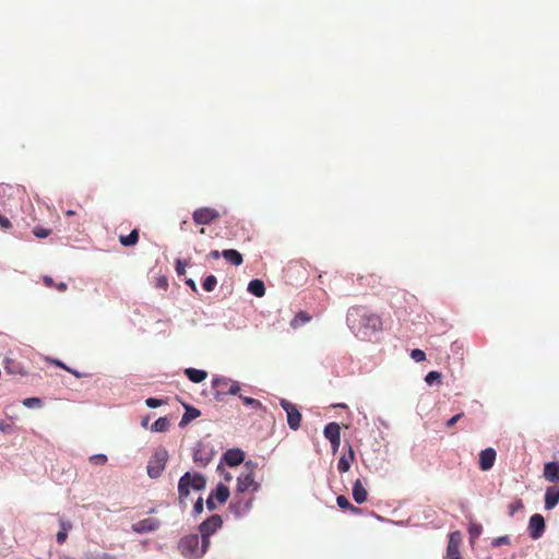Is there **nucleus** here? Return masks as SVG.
Listing matches in <instances>:
<instances>
[{
    "label": "nucleus",
    "mask_w": 559,
    "mask_h": 559,
    "mask_svg": "<svg viewBox=\"0 0 559 559\" xmlns=\"http://www.w3.org/2000/svg\"><path fill=\"white\" fill-rule=\"evenodd\" d=\"M346 321L356 334L369 335L382 330V319L365 306H353L347 310Z\"/></svg>",
    "instance_id": "1"
},
{
    "label": "nucleus",
    "mask_w": 559,
    "mask_h": 559,
    "mask_svg": "<svg viewBox=\"0 0 559 559\" xmlns=\"http://www.w3.org/2000/svg\"><path fill=\"white\" fill-rule=\"evenodd\" d=\"M206 479L199 473H185L178 481V500L180 504H186L190 495V489L202 490L205 488Z\"/></svg>",
    "instance_id": "2"
},
{
    "label": "nucleus",
    "mask_w": 559,
    "mask_h": 559,
    "mask_svg": "<svg viewBox=\"0 0 559 559\" xmlns=\"http://www.w3.org/2000/svg\"><path fill=\"white\" fill-rule=\"evenodd\" d=\"M178 549L187 559L202 558L209 548H204V542L200 546V537L198 534H190L183 536L178 543Z\"/></svg>",
    "instance_id": "3"
},
{
    "label": "nucleus",
    "mask_w": 559,
    "mask_h": 559,
    "mask_svg": "<svg viewBox=\"0 0 559 559\" xmlns=\"http://www.w3.org/2000/svg\"><path fill=\"white\" fill-rule=\"evenodd\" d=\"M212 389L214 399L217 402H223L225 396L239 394L241 388L239 382L226 377H216L212 380Z\"/></svg>",
    "instance_id": "4"
},
{
    "label": "nucleus",
    "mask_w": 559,
    "mask_h": 559,
    "mask_svg": "<svg viewBox=\"0 0 559 559\" xmlns=\"http://www.w3.org/2000/svg\"><path fill=\"white\" fill-rule=\"evenodd\" d=\"M257 464L248 461L243 465L242 473L237 478V491L240 493L251 491L257 492L260 489V484L254 480V471Z\"/></svg>",
    "instance_id": "5"
},
{
    "label": "nucleus",
    "mask_w": 559,
    "mask_h": 559,
    "mask_svg": "<svg viewBox=\"0 0 559 559\" xmlns=\"http://www.w3.org/2000/svg\"><path fill=\"white\" fill-rule=\"evenodd\" d=\"M223 526V519L218 514H213L199 525L201 542H204V548L211 545V536Z\"/></svg>",
    "instance_id": "6"
},
{
    "label": "nucleus",
    "mask_w": 559,
    "mask_h": 559,
    "mask_svg": "<svg viewBox=\"0 0 559 559\" xmlns=\"http://www.w3.org/2000/svg\"><path fill=\"white\" fill-rule=\"evenodd\" d=\"M168 461L166 449H157L147 463V474L151 478H157L162 475Z\"/></svg>",
    "instance_id": "7"
},
{
    "label": "nucleus",
    "mask_w": 559,
    "mask_h": 559,
    "mask_svg": "<svg viewBox=\"0 0 559 559\" xmlns=\"http://www.w3.org/2000/svg\"><path fill=\"white\" fill-rule=\"evenodd\" d=\"M221 217V213L210 206H202L192 213V219L197 225H210Z\"/></svg>",
    "instance_id": "8"
},
{
    "label": "nucleus",
    "mask_w": 559,
    "mask_h": 559,
    "mask_svg": "<svg viewBox=\"0 0 559 559\" xmlns=\"http://www.w3.org/2000/svg\"><path fill=\"white\" fill-rule=\"evenodd\" d=\"M281 406L287 414V424L290 429L297 430L300 427L301 414L293 403L287 400H281Z\"/></svg>",
    "instance_id": "9"
},
{
    "label": "nucleus",
    "mask_w": 559,
    "mask_h": 559,
    "mask_svg": "<svg viewBox=\"0 0 559 559\" xmlns=\"http://www.w3.org/2000/svg\"><path fill=\"white\" fill-rule=\"evenodd\" d=\"M546 528L545 520L543 515L536 513L533 514L528 522V534L533 539H538L543 536Z\"/></svg>",
    "instance_id": "10"
},
{
    "label": "nucleus",
    "mask_w": 559,
    "mask_h": 559,
    "mask_svg": "<svg viewBox=\"0 0 559 559\" xmlns=\"http://www.w3.org/2000/svg\"><path fill=\"white\" fill-rule=\"evenodd\" d=\"M462 542L460 532H452L449 536L447 547V559H463L460 554V545Z\"/></svg>",
    "instance_id": "11"
},
{
    "label": "nucleus",
    "mask_w": 559,
    "mask_h": 559,
    "mask_svg": "<svg viewBox=\"0 0 559 559\" xmlns=\"http://www.w3.org/2000/svg\"><path fill=\"white\" fill-rule=\"evenodd\" d=\"M160 522L157 519L154 518H147L143 519L141 521H138L136 523H133L131 528L133 532L138 534H144L148 532H155L159 528Z\"/></svg>",
    "instance_id": "12"
},
{
    "label": "nucleus",
    "mask_w": 559,
    "mask_h": 559,
    "mask_svg": "<svg viewBox=\"0 0 559 559\" xmlns=\"http://www.w3.org/2000/svg\"><path fill=\"white\" fill-rule=\"evenodd\" d=\"M212 459L213 452L206 449L203 443H198L193 452V462L200 467H205Z\"/></svg>",
    "instance_id": "13"
},
{
    "label": "nucleus",
    "mask_w": 559,
    "mask_h": 559,
    "mask_svg": "<svg viewBox=\"0 0 559 559\" xmlns=\"http://www.w3.org/2000/svg\"><path fill=\"white\" fill-rule=\"evenodd\" d=\"M496 451L492 448H487L479 453V468L481 471H489L496 461Z\"/></svg>",
    "instance_id": "14"
},
{
    "label": "nucleus",
    "mask_w": 559,
    "mask_h": 559,
    "mask_svg": "<svg viewBox=\"0 0 559 559\" xmlns=\"http://www.w3.org/2000/svg\"><path fill=\"white\" fill-rule=\"evenodd\" d=\"M3 368L10 374H25L24 366L12 357H5L3 360Z\"/></svg>",
    "instance_id": "15"
},
{
    "label": "nucleus",
    "mask_w": 559,
    "mask_h": 559,
    "mask_svg": "<svg viewBox=\"0 0 559 559\" xmlns=\"http://www.w3.org/2000/svg\"><path fill=\"white\" fill-rule=\"evenodd\" d=\"M559 502V487L550 486L545 492V509L552 510Z\"/></svg>",
    "instance_id": "16"
},
{
    "label": "nucleus",
    "mask_w": 559,
    "mask_h": 559,
    "mask_svg": "<svg viewBox=\"0 0 559 559\" xmlns=\"http://www.w3.org/2000/svg\"><path fill=\"white\" fill-rule=\"evenodd\" d=\"M224 460L227 465L237 466L243 462L245 453L240 449H231L224 454Z\"/></svg>",
    "instance_id": "17"
},
{
    "label": "nucleus",
    "mask_w": 559,
    "mask_h": 559,
    "mask_svg": "<svg viewBox=\"0 0 559 559\" xmlns=\"http://www.w3.org/2000/svg\"><path fill=\"white\" fill-rule=\"evenodd\" d=\"M544 477L550 483H559V463H546L544 465Z\"/></svg>",
    "instance_id": "18"
},
{
    "label": "nucleus",
    "mask_w": 559,
    "mask_h": 559,
    "mask_svg": "<svg viewBox=\"0 0 559 559\" xmlns=\"http://www.w3.org/2000/svg\"><path fill=\"white\" fill-rule=\"evenodd\" d=\"M368 492L360 479H356L353 485V498L356 503L361 504L367 500Z\"/></svg>",
    "instance_id": "19"
},
{
    "label": "nucleus",
    "mask_w": 559,
    "mask_h": 559,
    "mask_svg": "<svg viewBox=\"0 0 559 559\" xmlns=\"http://www.w3.org/2000/svg\"><path fill=\"white\" fill-rule=\"evenodd\" d=\"M354 460H355V452H354L352 445H348V456L343 455L338 460V463H337L338 472L345 473V472L349 471L350 464H352V462H354Z\"/></svg>",
    "instance_id": "20"
},
{
    "label": "nucleus",
    "mask_w": 559,
    "mask_h": 559,
    "mask_svg": "<svg viewBox=\"0 0 559 559\" xmlns=\"http://www.w3.org/2000/svg\"><path fill=\"white\" fill-rule=\"evenodd\" d=\"M222 257L233 265H240L243 262L242 255L235 249H226L222 251Z\"/></svg>",
    "instance_id": "21"
},
{
    "label": "nucleus",
    "mask_w": 559,
    "mask_h": 559,
    "mask_svg": "<svg viewBox=\"0 0 559 559\" xmlns=\"http://www.w3.org/2000/svg\"><path fill=\"white\" fill-rule=\"evenodd\" d=\"M251 504H252V499H248L245 502H242V501L233 502L229 506V508L236 516H241L250 510Z\"/></svg>",
    "instance_id": "22"
},
{
    "label": "nucleus",
    "mask_w": 559,
    "mask_h": 559,
    "mask_svg": "<svg viewBox=\"0 0 559 559\" xmlns=\"http://www.w3.org/2000/svg\"><path fill=\"white\" fill-rule=\"evenodd\" d=\"M185 373L188 377V379L194 383H200L207 377V372L205 370L194 368H187L185 370Z\"/></svg>",
    "instance_id": "23"
},
{
    "label": "nucleus",
    "mask_w": 559,
    "mask_h": 559,
    "mask_svg": "<svg viewBox=\"0 0 559 559\" xmlns=\"http://www.w3.org/2000/svg\"><path fill=\"white\" fill-rule=\"evenodd\" d=\"M324 437L330 441L341 438V427L337 423H330L324 427Z\"/></svg>",
    "instance_id": "24"
},
{
    "label": "nucleus",
    "mask_w": 559,
    "mask_h": 559,
    "mask_svg": "<svg viewBox=\"0 0 559 559\" xmlns=\"http://www.w3.org/2000/svg\"><path fill=\"white\" fill-rule=\"evenodd\" d=\"M248 292L255 297H263L265 295V286L261 280H252L248 285Z\"/></svg>",
    "instance_id": "25"
},
{
    "label": "nucleus",
    "mask_w": 559,
    "mask_h": 559,
    "mask_svg": "<svg viewBox=\"0 0 559 559\" xmlns=\"http://www.w3.org/2000/svg\"><path fill=\"white\" fill-rule=\"evenodd\" d=\"M213 496H214V499L218 502V503H225L229 497V489L227 486L223 485V484H218L215 491L212 492Z\"/></svg>",
    "instance_id": "26"
},
{
    "label": "nucleus",
    "mask_w": 559,
    "mask_h": 559,
    "mask_svg": "<svg viewBox=\"0 0 559 559\" xmlns=\"http://www.w3.org/2000/svg\"><path fill=\"white\" fill-rule=\"evenodd\" d=\"M311 316L306 311H299L295 318L290 321V325L293 329H298L299 326L310 322Z\"/></svg>",
    "instance_id": "27"
},
{
    "label": "nucleus",
    "mask_w": 559,
    "mask_h": 559,
    "mask_svg": "<svg viewBox=\"0 0 559 559\" xmlns=\"http://www.w3.org/2000/svg\"><path fill=\"white\" fill-rule=\"evenodd\" d=\"M119 241L124 247H131L138 243L139 241V231L138 229H133L129 235L127 236H120Z\"/></svg>",
    "instance_id": "28"
},
{
    "label": "nucleus",
    "mask_w": 559,
    "mask_h": 559,
    "mask_svg": "<svg viewBox=\"0 0 559 559\" xmlns=\"http://www.w3.org/2000/svg\"><path fill=\"white\" fill-rule=\"evenodd\" d=\"M336 502L341 509H347V510L352 511L353 513H358L360 511V509L353 506L345 496H342V495L338 496L336 498Z\"/></svg>",
    "instance_id": "29"
},
{
    "label": "nucleus",
    "mask_w": 559,
    "mask_h": 559,
    "mask_svg": "<svg viewBox=\"0 0 559 559\" xmlns=\"http://www.w3.org/2000/svg\"><path fill=\"white\" fill-rule=\"evenodd\" d=\"M239 399L242 401V403L249 407H251L254 411H260L263 408L262 403L259 400H255L253 397L243 396L241 394H237Z\"/></svg>",
    "instance_id": "30"
},
{
    "label": "nucleus",
    "mask_w": 559,
    "mask_h": 559,
    "mask_svg": "<svg viewBox=\"0 0 559 559\" xmlns=\"http://www.w3.org/2000/svg\"><path fill=\"white\" fill-rule=\"evenodd\" d=\"M201 412L194 407H186V413L183 414L180 425L189 423L190 420L199 417Z\"/></svg>",
    "instance_id": "31"
},
{
    "label": "nucleus",
    "mask_w": 559,
    "mask_h": 559,
    "mask_svg": "<svg viewBox=\"0 0 559 559\" xmlns=\"http://www.w3.org/2000/svg\"><path fill=\"white\" fill-rule=\"evenodd\" d=\"M168 428H169V420L166 417H159L152 425V430L157 431V432L166 431Z\"/></svg>",
    "instance_id": "32"
},
{
    "label": "nucleus",
    "mask_w": 559,
    "mask_h": 559,
    "mask_svg": "<svg viewBox=\"0 0 559 559\" xmlns=\"http://www.w3.org/2000/svg\"><path fill=\"white\" fill-rule=\"evenodd\" d=\"M216 285H217V278L214 275H207L202 283V286H203L204 290H206V292L214 290Z\"/></svg>",
    "instance_id": "33"
},
{
    "label": "nucleus",
    "mask_w": 559,
    "mask_h": 559,
    "mask_svg": "<svg viewBox=\"0 0 559 559\" xmlns=\"http://www.w3.org/2000/svg\"><path fill=\"white\" fill-rule=\"evenodd\" d=\"M33 234L37 238H47L51 234V229L36 226L33 229Z\"/></svg>",
    "instance_id": "34"
},
{
    "label": "nucleus",
    "mask_w": 559,
    "mask_h": 559,
    "mask_svg": "<svg viewBox=\"0 0 559 559\" xmlns=\"http://www.w3.org/2000/svg\"><path fill=\"white\" fill-rule=\"evenodd\" d=\"M88 460L94 465H105L108 459L105 454H94Z\"/></svg>",
    "instance_id": "35"
},
{
    "label": "nucleus",
    "mask_w": 559,
    "mask_h": 559,
    "mask_svg": "<svg viewBox=\"0 0 559 559\" xmlns=\"http://www.w3.org/2000/svg\"><path fill=\"white\" fill-rule=\"evenodd\" d=\"M441 380V373L438 371H430L427 373L425 381L427 384L432 385L436 381Z\"/></svg>",
    "instance_id": "36"
},
{
    "label": "nucleus",
    "mask_w": 559,
    "mask_h": 559,
    "mask_svg": "<svg viewBox=\"0 0 559 559\" xmlns=\"http://www.w3.org/2000/svg\"><path fill=\"white\" fill-rule=\"evenodd\" d=\"M411 357L416 362L424 361L426 359V354L421 349L415 348L411 352Z\"/></svg>",
    "instance_id": "37"
},
{
    "label": "nucleus",
    "mask_w": 559,
    "mask_h": 559,
    "mask_svg": "<svg viewBox=\"0 0 559 559\" xmlns=\"http://www.w3.org/2000/svg\"><path fill=\"white\" fill-rule=\"evenodd\" d=\"M23 405L26 407H39L41 405V400L38 397H27L23 401Z\"/></svg>",
    "instance_id": "38"
},
{
    "label": "nucleus",
    "mask_w": 559,
    "mask_h": 559,
    "mask_svg": "<svg viewBox=\"0 0 559 559\" xmlns=\"http://www.w3.org/2000/svg\"><path fill=\"white\" fill-rule=\"evenodd\" d=\"M11 227H12L11 221L7 216L0 214V228L2 230L7 231V230L11 229Z\"/></svg>",
    "instance_id": "39"
},
{
    "label": "nucleus",
    "mask_w": 559,
    "mask_h": 559,
    "mask_svg": "<svg viewBox=\"0 0 559 559\" xmlns=\"http://www.w3.org/2000/svg\"><path fill=\"white\" fill-rule=\"evenodd\" d=\"M203 512V498L199 497L193 506V514L200 515Z\"/></svg>",
    "instance_id": "40"
},
{
    "label": "nucleus",
    "mask_w": 559,
    "mask_h": 559,
    "mask_svg": "<svg viewBox=\"0 0 559 559\" xmlns=\"http://www.w3.org/2000/svg\"><path fill=\"white\" fill-rule=\"evenodd\" d=\"M145 404L150 408H155L160 406L163 404V401L155 397H148L146 399Z\"/></svg>",
    "instance_id": "41"
},
{
    "label": "nucleus",
    "mask_w": 559,
    "mask_h": 559,
    "mask_svg": "<svg viewBox=\"0 0 559 559\" xmlns=\"http://www.w3.org/2000/svg\"><path fill=\"white\" fill-rule=\"evenodd\" d=\"M523 508V503L521 500L509 504V514L512 516L519 509Z\"/></svg>",
    "instance_id": "42"
},
{
    "label": "nucleus",
    "mask_w": 559,
    "mask_h": 559,
    "mask_svg": "<svg viewBox=\"0 0 559 559\" xmlns=\"http://www.w3.org/2000/svg\"><path fill=\"white\" fill-rule=\"evenodd\" d=\"M186 263L181 260L176 261V272L178 275H183L186 273Z\"/></svg>",
    "instance_id": "43"
},
{
    "label": "nucleus",
    "mask_w": 559,
    "mask_h": 559,
    "mask_svg": "<svg viewBox=\"0 0 559 559\" xmlns=\"http://www.w3.org/2000/svg\"><path fill=\"white\" fill-rule=\"evenodd\" d=\"M206 507L210 511H213L216 509V500L214 499L213 493H210L209 498L206 499Z\"/></svg>",
    "instance_id": "44"
},
{
    "label": "nucleus",
    "mask_w": 559,
    "mask_h": 559,
    "mask_svg": "<svg viewBox=\"0 0 559 559\" xmlns=\"http://www.w3.org/2000/svg\"><path fill=\"white\" fill-rule=\"evenodd\" d=\"M462 417H463V413H459V414L454 415L447 421V427H449V428L453 427Z\"/></svg>",
    "instance_id": "45"
},
{
    "label": "nucleus",
    "mask_w": 559,
    "mask_h": 559,
    "mask_svg": "<svg viewBox=\"0 0 559 559\" xmlns=\"http://www.w3.org/2000/svg\"><path fill=\"white\" fill-rule=\"evenodd\" d=\"M480 532H481V526L480 525H472L471 528H469V534H471L472 538L478 537Z\"/></svg>",
    "instance_id": "46"
},
{
    "label": "nucleus",
    "mask_w": 559,
    "mask_h": 559,
    "mask_svg": "<svg viewBox=\"0 0 559 559\" xmlns=\"http://www.w3.org/2000/svg\"><path fill=\"white\" fill-rule=\"evenodd\" d=\"M59 524H60V528H61L60 531L68 533L72 528L71 522L64 521L63 519L59 520Z\"/></svg>",
    "instance_id": "47"
},
{
    "label": "nucleus",
    "mask_w": 559,
    "mask_h": 559,
    "mask_svg": "<svg viewBox=\"0 0 559 559\" xmlns=\"http://www.w3.org/2000/svg\"><path fill=\"white\" fill-rule=\"evenodd\" d=\"M68 538V533L63 531H59L56 535L57 543L59 545L63 544Z\"/></svg>",
    "instance_id": "48"
},
{
    "label": "nucleus",
    "mask_w": 559,
    "mask_h": 559,
    "mask_svg": "<svg viewBox=\"0 0 559 559\" xmlns=\"http://www.w3.org/2000/svg\"><path fill=\"white\" fill-rule=\"evenodd\" d=\"M0 430L3 433H10L12 431V425L3 420H0Z\"/></svg>",
    "instance_id": "49"
},
{
    "label": "nucleus",
    "mask_w": 559,
    "mask_h": 559,
    "mask_svg": "<svg viewBox=\"0 0 559 559\" xmlns=\"http://www.w3.org/2000/svg\"><path fill=\"white\" fill-rule=\"evenodd\" d=\"M68 372H70L71 374H73L75 378H85V377H90L91 374L90 373H86V372H80L75 369H72L69 367L68 369Z\"/></svg>",
    "instance_id": "50"
},
{
    "label": "nucleus",
    "mask_w": 559,
    "mask_h": 559,
    "mask_svg": "<svg viewBox=\"0 0 559 559\" xmlns=\"http://www.w3.org/2000/svg\"><path fill=\"white\" fill-rule=\"evenodd\" d=\"M492 544H493V546H500V545H503V544H509V537L508 536L498 537V538H496L492 542Z\"/></svg>",
    "instance_id": "51"
},
{
    "label": "nucleus",
    "mask_w": 559,
    "mask_h": 559,
    "mask_svg": "<svg viewBox=\"0 0 559 559\" xmlns=\"http://www.w3.org/2000/svg\"><path fill=\"white\" fill-rule=\"evenodd\" d=\"M330 443H331L333 453H335L338 450L340 445H341V438L334 439V440H330Z\"/></svg>",
    "instance_id": "52"
},
{
    "label": "nucleus",
    "mask_w": 559,
    "mask_h": 559,
    "mask_svg": "<svg viewBox=\"0 0 559 559\" xmlns=\"http://www.w3.org/2000/svg\"><path fill=\"white\" fill-rule=\"evenodd\" d=\"M50 362L68 371L69 367L59 359H50Z\"/></svg>",
    "instance_id": "53"
},
{
    "label": "nucleus",
    "mask_w": 559,
    "mask_h": 559,
    "mask_svg": "<svg viewBox=\"0 0 559 559\" xmlns=\"http://www.w3.org/2000/svg\"><path fill=\"white\" fill-rule=\"evenodd\" d=\"M186 284L193 290L198 292L197 284L193 280L189 278L186 281Z\"/></svg>",
    "instance_id": "54"
},
{
    "label": "nucleus",
    "mask_w": 559,
    "mask_h": 559,
    "mask_svg": "<svg viewBox=\"0 0 559 559\" xmlns=\"http://www.w3.org/2000/svg\"><path fill=\"white\" fill-rule=\"evenodd\" d=\"M209 257L213 258V259H218L219 257H222V252H219L218 250H212L210 253H209Z\"/></svg>",
    "instance_id": "55"
},
{
    "label": "nucleus",
    "mask_w": 559,
    "mask_h": 559,
    "mask_svg": "<svg viewBox=\"0 0 559 559\" xmlns=\"http://www.w3.org/2000/svg\"><path fill=\"white\" fill-rule=\"evenodd\" d=\"M44 283L48 287H52L53 286V280L50 276H44Z\"/></svg>",
    "instance_id": "56"
},
{
    "label": "nucleus",
    "mask_w": 559,
    "mask_h": 559,
    "mask_svg": "<svg viewBox=\"0 0 559 559\" xmlns=\"http://www.w3.org/2000/svg\"><path fill=\"white\" fill-rule=\"evenodd\" d=\"M56 288L59 290V292H64L67 290L68 286L66 283L61 282L59 284L56 285Z\"/></svg>",
    "instance_id": "57"
},
{
    "label": "nucleus",
    "mask_w": 559,
    "mask_h": 559,
    "mask_svg": "<svg viewBox=\"0 0 559 559\" xmlns=\"http://www.w3.org/2000/svg\"><path fill=\"white\" fill-rule=\"evenodd\" d=\"M102 559H114V557L109 554H104Z\"/></svg>",
    "instance_id": "58"
},
{
    "label": "nucleus",
    "mask_w": 559,
    "mask_h": 559,
    "mask_svg": "<svg viewBox=\"0 0 559 559\" xmlns=\"http://www.w3.org/2000/svg\"><path fill=\"white\" fill-rule=\"evenodd\" d=\"M74 214H75V212H74V211H72V210H68V211L66 212V215H67V216H72V215H74Z\"/></svg>",
    "instance_id": "59"
},
{
    "label": "nucleus",
    "mask_w": 559,
    "mask_h": 559,
    "mask_svg": "<svg viewBox=\"0 0 559 559\" xmlns=\"http://www.w3.org/2000/svg\"><path fill=\"white\" fill-rule=\"evenodd\" d=\"M7 188L12 189V187H9V186H7V187H1V189H2L3 191H5V189H7Z\"/></svg>",
    "instance_id": "60"
},
{
    "label": "nucleus",
    "mask_w": 559,
    "mask_h": 559,
    "mask_svg": "<svg viewBox=\"0 0 559 559\" xmlns=\"http://www.w3.org/2000/svg\"><path fill=\"white\" fill-rule=\"evenodd\" d=\"M200 233H201V234H205V229H204V228H201Z\"/></svg>",
    "instance_id": "61"
},
{
    "label": "nucleus",
    "mask_w": 559,
    "mask_h": 559,
    "mask_svg": "<svg viewBox=\"0 0 559 559\" xmlns=\"http://www.w3.org/2000/svg\"><path fill=\"white\" fill-rule=\"evenodd\" d=\"M142 424H143V426H146V424H147V419L143 420V423H142Z\"/></svg>",
    "instance_id": "62"
}]
</instances>
